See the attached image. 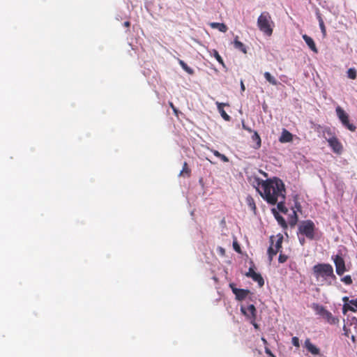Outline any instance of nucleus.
<instances>
[{
    "label": "nucleus",
    "instance_id": "nucleus-12",
    "mask_svg": "<svg viewBox=\"0 0 357 357\" xmlns=\"http://www.w3.org/2000/svg\"><path fill=\"white\" fill-rule=\"evenodd\" d=\"M293 140V135L286 129H283L279 138L281 143L291 142Z\"/></svg>",
    "mask_w": 357,
    "mask_h": 357
},
{
    "label": "nucleus",
    "instance_id": "nucleus-6",
    "mask_svg": "<svg viewBox=\"0 0 357 357\" xmlns=\"http://www.w3.org/2000/svg\"><path fill=\"white\" fill-rule=\"evenodd\" d=\"M335 112L342 124L349 130L354 132L356 127L349 122V115L345 112V111L340 106H337L335 109Z\"/></svg>",
    "mask_w": 357,
    "mask_h": 357
},
{
    "label": "nucleus",
    "instance_id": "nucleus-29",
    "mask_svg": "<svg viewBox=\"0 0 357 357\" xmlns=\"http://www.w3.org/2000/svg\"><path fill=\"white\" fill-rule=\"evenodd\" d=\"M347 76L349 79H355L357 77V72L354 68H351L347 70Z\"/></svg>",
    "mask_w": 357,
    "mask_h": 357
},
{
    "label": "nucleus",
    "instance_id": "nucleus-23",
    "mask_svg": "<svg viewBox=\"0 0 357 357\" xmlns=\"http://www.w3.org/2000/svg\"><path fill=\"white\" fill-rule=\"evenodd\" d=\"M298 222V215L296 214V211L295 209H293L292 215H289L288 222L289 225L293 227H294Z\"/></svg>",
    "mask_w": 357,
    "mask_h": 357
},
{
    "label": "nucleus",
    "instance_id": "nucleus-36",
    "mask_svg": "<svg viewBox=\"0 0 357 357\" xmlns=\"http://www.w3.org/2000/svg\"><path fill=\"white\" fill-rule=\"evenodd\" d=\"M219 158L225 162H229V158L224 154L221 153L219 156Z\"/></svg>",
    "mask_w": 357,
    "mask_h": 357
},
{
    "label": "nucleus",
    "instance_id": "nucleus-46",
    "mask_svg": "<svg viewBox=\"0 0 357 357\" xmlns=\"http://www.w3.org/2000/svg\"><path fill=\"white\" fill-rule=\"evenodd\" d=\"M299 241L301 245H303L305 243V238H299Z\"/></svg>",
    "mask_w": 357,
    "mask_h": 357
},
{
    "label": "nucleus",
    "instance_id": "nucleus-21",
    "mask_svg": "<svg viewBox=\"0 0 357 357\" xmlns=\"http://www.w3.org/2000/svg\"><path fill=\"white\" fill-rule=\"evenodd\" d=\"M252 140L255 143V145L254 146V148L256 149H258L261 147V137L257 133V132L255 131L253 135H252Z\"/></svg>",
    "mask_w": 357,
    "mask_h": 357
},
{
    "label": "nucleus",
    "instance_id": "nucleus-5",
    "mask_svg": "<svg viewBox=\"0 0 357 357\" xmlns=\"http://www.w3.org/2000/svg\"><path fill=\"white\" fill-rule=\"evenodd\" d=\"M315 229V225L310 220L303 221L298 227L299 232L310 240L314 238Z\"/></svg>",
    "mask_w": 357,
    "mask_h": 357
},
{
    "label": "nucleus",
    "instance_id": "nucleus-8",
    "mask_svg": "<svg viewBox=\"0 0 357 357\" xmlns=\"http://www.w3.org/2000/svg\"><path fill=\"white\" fill-rule=\"evenodd\" d=\"M327 142L335 153L338 155L342 154L343 152V146L337 137L332 139H328Z\"/></svg>",
    "mask_w": 357,
    "mask_h": 357
},
{
    "label": "nucleus",
    "instance_id": "nucleus-2",
    "mask_svg": "<svg viewBox=\"0 0 357 357\" xmlns=\"http://www.w3.org/2000/svg\"><path fill=\"white\" fill-rule=\"evenodd\" d=\"M312 272L317 280L321 279L322 284L330 286L337 280L333 268L329 264H317L312 267Z\"/></svg>",
    "mask_w": 357,
    "mask_h": 357
},
{
    "label": "nucleus",
    "instance_id": "nucleus-15",
    "mask_svg": "<svg viewBox=\"0 0 357 357\" xmlns=\"http://www.w3.org/2000/svg\"><path fill=\"white\" fill-rule=\"evenodd\" d=\"M305 346L307 351L314 355H317L319 354V349L317 348L315 345L311 343L309 339H307L305 341Z\"/></svg>",
    "mask_w": 357,
    "mask_h": 357
},
{
    "label": "nucleus",
    "instance_id": "nucleus-33",
    "mask_svg": "<svg viewBox=\"0 0 357 357\" xmlns=\"http://www.w3.org/2000/svg\"><path fill=\"white\" fill-rule=\"evenodd\" d=\"M291 342H292V344L295 347H298L300 346V344H299V340H298V338L297 337H292Z\"/></svg>",
    "mask_w": 357,
    "mask_h": 357
},
{
    "label": "nucleus",
    "instance_id": "nucleus-13",
    "mask_svg": "<svg viewBox=\"0 0 357 357\" xmlns=\"http://www.w3.org/2000/svg\"><path fill=\"white\" fill-rule=\"evenodd\" d=\"M272 213L275 217V218L277 220L278 224L283 228L286 229L287 228V224L284 220V218L279 214V213L277 211L275 208L272 209Z\"/></svg>",
    "mask_w": 357,
    "mask_h": 357
},
{
    "label": "nucleus",
    "instance_id": "nucleus-31",
    "mask_svg": "<svg viewBox=\"0 0 357 357\" xmlns=\"http://www.w3.org/2000/svg\"><path fill=\"white\" fill-rule=\"evenodd\" d=\"M341 281L347 285L352 284L353 281L350 275H346L341 279Z\"/></svg>",
    "mask_w": 357,
    "mask_h": 357
},
{
    "label": "nucleus",
    "instance_id": "nucleus-27",
    "mask_svg": "<svg viewBox=\"0 0 357 357\" xmlns=\"http://www.w3.org/2000/svg\"><path fill=\"white\" fill-rule=\"evenodd\" d=\"M213 55L216 59L220 64H221L224 68H225V64L221 56L219 54L218 52L216 50H213Z\"/></svg>",
    "mask_w": 357,
    "mask_h": 357
},
{
    "label": "nucleus",
    "instance_id": "nucleus-4",
    "mask_svg": "<svg viewBox=\"0 0 357 357\" xmlns=\"http://www.w3.org/2000/svg\"><path fill=\"white\" fill-rule=\"evenodd\" d=\"M312 309L317 314L321 316L329 324L335 325L339 323V319L334 317L332 313L327 310L323 305L318 303H313Z\"/></svg>",
    "mask_w": 357,
    "mask_h": 357
},
{
    "label": "nucleus",
    "instance_id": "nucleus-47",
    "mask_svg": "<svg viewBox=\"0 0 357 357\" xmlns=\"http://www.w3.org/2000/svg\"><path fill=\"white\" fill-rule=\"evenodd\" d=\"M343 301H344V302L349 301V298H348V297H347V296H345V297H344V298H343Z\"/></svg>",
    "mask_w": 357,
    "mask_h": 357
},
{
    "label": "nucleus",
    "instance_id": "nucleus-18",
    "mask_svg": "<svg viewBox=\"0 0 357 357\" xmlns=\"http://www.w3.org/2000/svg\"><path fill=\"white\" fill-rule=\"evenodd\" d=\"M191 175V169L189 168L187 162H184L182 170L179 173L180 176L190 177Z\"/></svg>",
    "mask_w": 357,
    "mask_h": 357
},
{
    "label": "nucleus",
    "instance_id": "nucleus-38",
    "mask_svg": "<svg viewBox=\"0 0 357 357\" xmlns=\"http://www.w3.org/2000/svg\"><path fill=\"white\" fill-rule=\"evenodd\" d=\"M169 106L173 109L174 114L176 115H177L178 114V109H176V107L174 105V104L172 102H169Z\"/></svg>",
    "mask_w": 357,
    "mask_h": 357
},
{
    "label": "nucleus",
    "instance_id": "nucleus-7",
    "mask_svg": "<svg viewBox=\"0 0 357 357\" xmlns=\"http://www.w3.org/2000/svg\"><path fill=\"white\" fill-rule=\"evenodd\" d=\"M333 261L335 266V271L337 274L338 275H342L347 271L343 257L341 255H336L333 257Z\"/></svg>",
    "mask_w": 357,
    "mask_h": 357
},
{
    "label": "nucleus",
    "instance_id": "nucleus-41",
    "mask_svg": "<svg viewBox=\"0 0 357 357\" xmlns=\"http://www.w3.org/2000/svg\"><path fill=\"white\" fill-rule=\"evenodd\" d=\"M251 200H252V203H250H250H249V204H250V206L252 207V208L255 209V208H256L255 204L254 203V202H253V199H251Z\"/></svg>",
    "mask_w": 357,
    "mask_h": 357
},
{
    "label": "nucleus",
    "instance_id": "nucleus-19",
    "mask_svg": "<svg viewBox=\"0 0 357 357\" xmlns=\"http://www.w3.org/2000/svg\"><path fill=\"white\" fill-rule=\"evenodd\" d=\"M323 136L327 142H328V139H332V138H334L336 137L335 132L329 127H326V128H324Z\"/></svg>",
    "mask_w": 357,
    "mask_h": 357
},
{
    "label": "nucleus",
    "instance_id": "nucleus-43",
    "mask_svg": "<svg viewBox=\"0 0 357 357\" xmlns=\"http://www.w3.org/2000/svg\"><path fill=\"white\" fill-rule=\"evenodd\" d=\"M123 26H126V27H128H128H130V22H129V21H126V22H125L123 23Z\"/></svg>",
    "mask_w": 357,
    "mask_h": 357
},
{
    "label": "nucleus",
    "instance_id": "nucleus-32",
    "mask_svg": "<svg viewBox=\"0 0 357 357\" xmlns=\"http://www.w3.org/2000/svg\"><path fill=\"white\" fill-rule=\"evenodd\" d=\"M287 259H288V257L287 255L280 253L279 255V257H278V261L280 263L282 264V263L286 262Z\"/></svg>",
    "mask_w": 357,
    "mask_h": 357
},
{
    "label": "nucleus",
    "instance_id": "nucleus-10",
    "mask_svg": "<svg viewBox=\"0 0 357 357\" xmlns=\"http://www.w3.org/2000/svg\"><path fill=\"white\" fill-rule=\"evenodd\" d=\"M230 287L232 289L233 293L236 296V298L238 301L244 300L248 296V295L250 294V291L248 289L236 288L234 287V284H230Z\"/></svg>",
    "mask_w": 357,
    "mask_h": 357
},
{
    "label": "nucleus",
    "instance_id": "nucleus-34",
    "mask_svg": "<svg viewBox=\"0 0 357 357\" xmlns=\"http://www.w3.org/2000/svg\"><path fill=\"white\" fill-rule=\"evenodd\" d=\"M319 26H320V28L321 29V31L325 33L326 32V28H325V26H324V22L322 20V19L321 17H319Z\"/></svg>",
    "mask_w": 357,
    "mask_h": 357
},
{
    "label": "nucleus",
    "instance_id": "nucleus-1",
    "mask_svg": "<svg viewBox=\"0 0 357 357\" xmlns=\"http://www.w3.org/2000/svg\"><path fill=\"white\" fill-rule=\"evenodd\" d=\"M256 181L259 185L257 191L267 203L274 205L280 198H285L284 184L279 178L274 177L266 181L257 178Z\"/></svg>",
    "mask_w": 357,
    "mask_h": 357
},
{
    "label": "nucleus",
    "instance_id": "nucleus-14",
    "mask_svg": "<svg viewBox=\"0 0 357 357\" xmlns=\"http://www.w3.org/2000/svg\"><path fill=\"white\" fill-rule=\"evenodd\" d=\"M303 38L307 45V46L310 47V49L314 52L317 53L318 50L314 40L306 34L303 35Z\"/></svg>",
    "mask_w": 357,
    "mask_h": 357
},
{
    "label": "nucleus",
    "instance_id": "nucleus-25",
    "mask_svg": "<svg viewBox=\"0 0 357 357\" xmlns=\"http://www.w3.org/2000/svg\"><path fill=\"white\" fill-rule=\"evenodd\" d=\"M178 63L181 68L188 74L192 75L194 73V70L190 68L183 60L178 59Z\"/></svg>",
    "mask_w": 357,
    "mask_h": 357
},
{
    "label": "nucleus",
    "instance_id": "nucleus-28",
    "mask_svg": "<svg viewBox=\"0 0 357 357\" xmlns=\"http://www.w3.org/2000/svg\"><path fill=\"white\" fill-rule=\"evenodd\" d=\"M342 311L344 314H346L347 311H351L353 312H357V307L354 305H350L348 304H344L342 308Z\"/></svg>",
    "mask_w": 357,
    "mask_h": 357
},
{
    "label": "nucleus",
    "instance_id": "nucleus-20",
    "mask_svg": "<svg viewBox=\"0 0 357 357\" xmlns=\"http://www.w3.org/2000/svg\"><path fill=\"white\" fill-rule=\"evenodd\" d=\"M210 26L213 29H218L220 31L225 33L227 31V26L223 23L211 22Z\"/></svg>",
    "mask_w": 357,
    "mask_h": 357
},
{
    "label": "nucleus",
    "instance_id": "nucleus-44",
    "mask_svg": "<svg viewBox=\"0 0 357 357\" xmlns=\"http://www.w3.org/2000/svg\"><path fill=\"white\" fill-rule=\"evenodd\" d=\"M241 91H244L245 89V85H244L243 81L241 82Z\"/></svg>",
    "mask_w": 357,
    "mask_h": 357
},
{
    "label": "nucleus",
    "instance_id": "nucleus-45",
    "mask_svg": "<svg viewBox=\"0 0 357 357\" xmlns=\"http://www.w3.org/2000/svg\"><path fill=\"white\" fill-rule=\"evenodd\" d=\"M234 249L237 251V252H240V248L238 245H236V244L234 243Z\"/></svg>",
    "mask_w": 357,
    "mask_h": 357
},
{
    "label": "nucleus",
    "instance_id": "nucleus-9",
    "mask_svg": "<svg viewBox=\"0 0 357 357\" xmlns=\"http://www.w3.org/2000/svg\"><path fill=\"white\" fill-rule=\"evenodd\" d=\"M245 275L248 278H251L255 282H257L259 287L264 286V280L263 278L259 273H256L252 267L249 268Z\"/></svg>",
    "mask_w": 357,
    "mask_h": 357
},
{
    "label": "nucleus",
    "instance_id": "nucleus-40",
    "mask_svg": "<svg viewBox=\"0 0 357 357\" xmlns=\"http://www.w3.org/2000/svg\"><path fill=\"white\" fill-rule=\"evenodd\" d=\"M212 152L214 154L215 156L219 158V156L220 155V153L219 151H218L217 150H212Z\"/></svg>",
    "mask_w": 357,
    "mask_h": 357
},
{
    "label": "nucleus",
    "instance_id": "nucleus-48",
    "mask_svg": "<svg viewBox=\"0 0 357 357\" xmlns=\"http://www.w3.org/2000/svg\"><path fill=\"white\" fill-rule=\"evenodd\" d=\"M356 199H357V196L356 197Z\"/></svg>",
    "mask_w": 357,
    "mask_h": 357
},
{
    "label": "nucleus",
    "instance_id": "nucleus-11",
    "mask_svg": "<svg viewBox=\"0 0 357 357\" xmlns=\"http://www.w3.org/2000/svg\"><path fill=\"white\" fill-rule=\"evenodd\" d=\"M241 311L248 319L256 318V308L254 305L250 304L247 307L241 306Z\"/></svg>",
    "mask_w": 357,
    "mask_h": 357
},
{
    "label": "nucleus",
    "instance_id": "nucleus-3",
    "mask_svg": "<svg viewBox=\"0 0 357 357\" xmlns=\"http://www.w3.org/2000/svg\"><path fill=\"white\" fill-rule=\"evenodd\" d=\"M257 25L261 31L270 36L272 35L274 22L271 20V15L268 12H263L257 20Z\"/></svg>",
    "mask_w": 357,
    "mask_h": 357
},
{
    "label": "nucleus",
    "instance_id": "nucleus-37",
    "mask_svg": "<svg viewBox=\"0 0 357 357\" xmlns=\"http://www.w3.org/2000/svg\"><path fill=\"white\" fill-rule=\"evenodd\" d=\"M250 320V323L254 326L255 328L256 329H258L259 328V326L258 324L255 322V319L256 318H250L249 319Z\"/></svg>",
    "mask_w": 357,
    "mask_h": 357
},
{
    "label": "nucleus",
    "instance_id": "nucleus-26",
    "mask_svg": "<svg viewBox=\"0 0 357 357\" xmlns=\"http://www.w3.org/2000/svg\"><path fill=\"white\" fill-rule=\"evenodd\" d=\"M264 77L266 78V79L271 84L273 85H277L278 84V82L277 80L275 79V78L274 77H273L271 75V74L268 72H266L264 73Z\"/></svg>",
    "mask_w": 357,
    "mask_h": 357
},
{
    "label": "nucleus",
    "instance_id": "nucleus-24",
    "mask_svg": "<svg viewBox=\"0 0 357 357\" xmlns=\"http://www.w3.org/2000/svg\"><path fill=\"white\" fill-rule=\"evenodd\" d=\"M284 200H285V198H280L279 201H278V205H277V207H278V209L286 214L287 212H288V209L287 208V207L284 206Z\"/></svg>",
    "mask_w": 357,
    "mask_h": 357
},
{
    "label": "nucleus",
    "instance_id": "nucleus-39",
    "mask_svg": "<svg viewBox=\"0 0 357 357\" xmlns=\"http://www.w3.org/2000/svg\"><path fill=\"white\" fill-rule=\"evenodd\" d=\"M295 208H296V210L298 211H301V204L298 201L295 202Z\"/></svg>",
    "mask_w": 357,
    "mask_h": 357
},
{
    "label": "nucleus",
    "instance_id": "nucleus-22",
    "mask_svg": "<svg viewBox=\"0 0 357 357\" xmlns=\"http://www.w3.org/2000/svg\"><path fill=\"white\" fill-rule=\"evenodd\" d=\"M273 236L271 237V245L268 249V255L270 261H271L273 260V257L275 255H276L277 253L278 252V251L277 250H275V248H273Z\"/></svg>",
    "mask_w": 357,
    "mask_h": 357
},
{
    "label": "nucleus",
    "instance_id": "nucleus-35",
    "mask_svg": "<svg viewBox=\"0 0 357 357\" xmlns=\"http://www.w3.org/2000/svg\"><path fill=\"white\" fill-rule=\"evenodd\" d=\"M265 352L266 354H268L270 357H276L272 351L270 350V349L268 347H265Z\"/></svg>",
    "mask_w": 357,
    "mask_h": 357
},
{
    "label": "nucleus",
    "instance_id": "nucleus-42",
    "mask_svg": "<svg viewBox=\"0 0 357 357\" xmlns=\"http://www.w3.org/2000/svg\"><path fill=\"white\" fill-rule=\"evenodd\" d=\"M261 341L263 342V343L265 345V347H267L268 342H267V340L264 337H261Z\"/></svg>",
    "mask_w": 357,
    "mask_h": 357
},
{
    "label": "nucleus",
    "instance_id": "nucleus-17",
    "mask_svg": "<svg viewBox=\"0 0 357 357\" xmlns=\"http://www.w3.org/2000/svg\"><path fill=\"white\" fill-rule=\"evenodd\" d=\"M234 46L236 49L241 50L243 53H246V47L245 45L238 40V36H236L234 40Z\"/></svg>",
    "mask_w": 357,
    "mask_h": 357
},
{
    "label": "nucleus",
    "instance_id": "nucleus-16",
    "mask_svg": "<svg viewBox=\"0 0 357 357\" xmlns=\"http://www.w3.org/2000/svg\"><path fill=\"white\" fill-rule=\"evenodd\" d=\"M218 109L221 115V116L225 120L229 121L230 120V116L226 113V112L224 109L225 106H228V104L226 103H221V102H216Z\"/></svg>",
    "mask_w": 357,
    "mask_h": 357
},
{
    "label": "nucleus",
    "instance_id": "nucleus-30",
    "mask_svg": "<svg viewBox=\"0 0 357 357\" xmlns=\"http://www.w3.org/2000/svg\"><path fill=\"white\" fill-rule=\"evenodd\" d=\"M282 241H283V237L281 236L278 238L275 244L274 245H273V248H275V250H277L278 252L282 248Z\"/></svg>",
    "mask_w": 357,
    "mask_h": 357
}]
</instances>
